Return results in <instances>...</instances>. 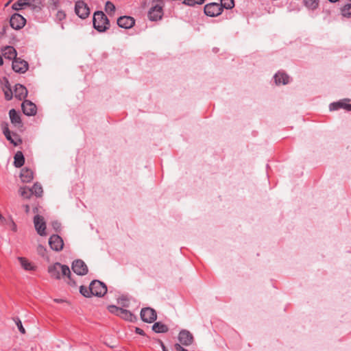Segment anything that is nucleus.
<instances>
[{
  "label": "nucleus",
  "instance_id": "nucleus-1",
  "mask_svg": "<svg viewBox=\"0 0 351 351\" xmlns=\"http://www.w3.org/2000/svg\"><path fill=\"white\" fill-rule=\"evenodd\" d=\"M48 272L51 277L55 279H60L66 278L68 279L67 282L71 285L75 286V283L72 280L71 277V271L67 265L56 263L48 267Z\"/></svg>",
  "mask_w": 351,
  "mask_h": 351
},
{
  "label": "nucleus",
  "instance_id": "nucleus-2",
  "mask_svg": "<svg viewBox=\"0 0 351 351\" xmlns=\"http://www.w3.org/2000/svg\"><path fill=\"white\" fill-rule=\"evenodd\" d=\"M164 5L163 0H152L147 14L149 19L152 21L160 20L163 16Z\"/></svg>",
  "mask_w": 351,
  "mask_h": 351
},
{
  "label": "nucleus",
  "instance_id": "nucleus-3",
  "mask_svg": "<svg viewBox=\"0 0 351 351\" xmlns=\"http://www.w3.org/2000/svg\"><path fill=\"white\" fill-rule=\"evenodd\" d=\"M93 26L99 32H102L109 28L110 23L107 16L101 11L95 12Z\"/></svg>",
  "mask_w": 351,
  "mask_h": 351
},
{
  "label": "nucleus",
  "instance_id": "nucleus-4",
  "mask_svg": "<svg viewBox=\"0 0 351 351\" xmlns=\"http://www.w3.org/2000/svg\"><path fill=\"white\" fill-rule=\"evenodd\" d=\"M107 291V287L104 283L99 280H93L90 285V292L93 295L103 296Z\"/></svg>",
  "mask_w": 351,
  "mask_h": 351
},
{
  "label": "nucleus",
  "instance_id": "nucleus-5",
  "mask_svg": "<svg viewBox=\"0 0 351 351\" xmlns=\"http://www.w3.org/2000/svg\"><path fill=\"white\" fill-rule=\"evenodd\" d=\"M223 11V8L219 3H210L204 6V13L206 15L215 17L220 15Z\"/></svg>",
  "mask_w": 351,
  "mask_h": 351
},
{
  "label": "nucleus",
  "instance_id": "nucleus-6",
  "mask_svg": "<svg viewBox=\"0 0 351 351\" xmlns=\"http://www.w3.org/2000/svg\"><path fill=\"white\" fill-rule=\"evenodd\" d=\"M3 133L5 135L8 141H10L14 145H19L22 141L19 136L16 133H11L8 128V123L2 124Z\"/></svg>",
  "mask_w": 351,
  "mask_h": 351
},
{
  "label": "nucleus",
  "instance_id": "nucleus-7",
  "mask_svg": "<svg viewBox=\"0 0 351 351\" xmlns=\"http://www.w3.org/2000/svg\"><path fill=\"white\" fill-rule=\"evenodd\" d=\"M141 317L143 322L147 323H152L157 318V314L154 309L146 307L142 308L141 311Z\"/></svg>",
  "mask_w": 351,
  "mask_h": 351
},
{
  "label": "nucleus",
  "instance_id": "nucleus-8",
  "mask_svg": "<svg viewBox=\"0 0 351 351\" xmlns=\"http://www.w3.org/2000/svg\"><path fill=\"white\" fill-rule=\"evenodd\" d=\"M26 23V19L19 14H14L10 20V24L12 28L14 29H21Z\"/></svg>",
  "mask_w": 351,
  "mask_h": 351
},
{
  "label": "nucleus",
  "instance_id": "nucleus-9",
  "mask_svg": "<svg viewBox=\"0 0 351 351\" xmlns=\"http://www.w3.org/2000/svg\"><path fill=\"white\" fill-rule=\"evenodd\" d=\"M75 11L76 14L81 19H86L90 14L89 8L82 1H77L75 3Z\"/></svg>",
  "mask_w": 351,
  "mask_h": 351
},
{
  "label": "nucleus",
  "instance_id": "nucleus-10",
  "mask_svg": "<svg viewBox=\"0 0 351 351\" xmlns=\"http://www.w3.org/2000/svg\"><path fill=\"white\" fill-rule=\"evenodd\" d=\"M28 63L20 58H15L12 62L13 70L19 73H24L28 69Z\"/></svg>",
  "mask_w": 351,
  "mask_h": 351
},
{
  "label": "nucleus",
  "instance_id": "nucleus-11",
  "mask_svg": "<svg viewBox=\"0 0 351 351\" xmlns=\"http://www.w3.org/2000/svg\"><path fill=\"white\" fill-rule=\"evenodd\" d=\"M49 245L53 250L58 252L62 250L64 242L60 237L53 234L49 238Z\"/></svg>",
  "mask_w": 351,
  "mask_h": 351
},
{
  "label": "nucleus",
  "instance_id": "nucleus-12",
  "mask_svg": "<svg viewBox=\"0 0 351 351\" xmlns=\"http://www.w3.org/2000/svg\"><path fill=\"white\" fill-rule=\"evenodd\" d=\"M73 271L77 275L83 276L87 274L88 267L85 263L82 260L73 261L72 264Z\"/></svg>",
  "mask_w": 351,
  "mask_h": 351
},
{
  "label": "nucleus",
  "instance_id": "nucleus-13",
  "mask_svg": "<svg viewBox=\"0 0 351 351\" xmlns=\"http://www.w3.org/2000/svg\"><path fill=\"white\" fill-rule=\"evenodd\" d=\"M34 223L38 234L40 236H45L46 224L44 218L40 215H36L34 218Z\"/></svg>",
  "mask_w": 351,
  "mask_h": 351
},
{
  "label": "nucleus",
  "instance_id": "nucleus-14",
  "mask_svg": "<svg viewBox=\"0 0 351 351\" xmlns=\"http://www.w3.org/2000/svg\"><path fill=\"white\" fill-rule=\"evenodd\" d=\"M178 339L181 344L188 346L193 342V336L189 330H182L178 335Z\"/></svg>",
  "mask_w": 351,
  "mask_h": 351
},
{
  "label": "nucleus",
  "instance_id": "nucleus-15",
  "mask_svg": "<svg viewBox=\"0 0 351 351\" xmlns=\"http://www.w3.org/2000/svg\"><path fill=\"white\" fill-rule=\"evenodd\" d=\"M22 110L26 115L32 116L36 112V106L29 100H25L21 105Z\"/></svg>",
  "mask_w": 351,
  "mask_h": 351
},
{
  "label": "nucleus",
  "instance_id": "nucleus-16",
  "mask_svg": "<svg viewBox=\"0 0 351 351\" xmlns=\"http://www.w3.org/2000/svg\"><path fill=\"white\" fill-rule=\"evenodd\" d=\"M135 21L134 18L128 16H121L117 19V24L119 27L125 29H129L133 27Z\"/></svg>",
  "mask_w": 351,
  "mask_h": 351
},
{
  "label": "nucleus",
  "instance_id": "nucleus-17",
  "mask_svg": "<svg viewBox=\"0 0 351 351\" xmlns=\"http://www.w3.org/2000/svg\"><path fill=\"white\" fill-rule=\"evenodd\" d=\"M1 52L2 53V56L7 59L11 60V59H15L16 58V49L12 47V46H5L3 47L1 49Z\"/></svg>",
  "mask_w": 351,
  "mask_h": 351
},
{
  "label": "nucleus",
  "instance_id": "nucleus-18",
  "mask_svg": "<svg viewBox=\"0 0 351 351\" xmlns=\"http://www.w3.org/2000/svg\"><path fill=\"white\" fill-rule=\"evenodd\" d=\"M14 95L19 100H23L27 95V90L24 86L16 84L14 90Z\"/></svg>",
  "mask_w": 351,
  "mask_h": 351
},
{
  "label": "nucleus",
  "instance_id": "nucleus-19",
  "mask_svg": "<svg viewBox=\"0 0 351 351\" xmlns=\"http://www.w3.org/2000/svg\"><path fill=\"white\" fill-rule=\"evenodd\" d=\"M9 116L12 123L18 128L22 127L23 123L19 114L14 109H12L9 112Z\"/></svg>",
  "mask_w": 351,
  "mask_h": 351
},
{
  "label": "nucleus",
  "instance_id": "nucleus-20",
  "mask_svg": "<svg viewBox=\"0 0 351 351\" xmlns=\"http://www.w3.org/2000/svg\"><path fill=\"white\" fill-rule=\"evenodd\" d=\"M20 178L23 182H30L34 178V173L31 169L24 168L21 170Z\"/></svg>",
  "mask_w": 351,
  "mask_h": 351
},
{
  "label": "nucleus",
  "instance_id": "nucleus-21",
  "mask_svg": "<svg viewBox=\"0 0 351 351\" xmlns=\"http://www.w3.org/2000/svg\"><path fill=\"white\" fill-rule=\"evenodd\" d=\"M27 7L32 10L39 12L43 7L41 0H28Z\"/></svg>",
  "mask_w": 351,
  "mask_h": 351
},
{
  "label": "nucleus",
  "instance_id": "nucleus-22",
  "mask_svg": "<svg viewBox=\"0 0 351 351\" xmlns=\"http://www.w3.org/2000/svg\"><path fill=\"white\" fill-rule=\"evenodd\" d=\"M275 82L276 84H287L289 82V76L283 73H278L276 74L275 77Z\"/></svg>",
  "mask_w": 351,
  "mask_h": 351
},
{
  "label": "nucleus",
  "instance_id": "nucleus-23",
  "mask_svg": "<svg viewBox=\"0 0 351 351\" xmlns=\"http://www.w3.org/2000/svg\"><path fill=\"white\" fill-rule=\"evenodd\" d=\"M18 260L20 262L21 267L27 271H32L35 269V267L33 266L32 264L26 258L19 257Z\"/></svg>",
  "mask_w": 351,
  "mask_h": 351
},
{
  "label": "nucleus",
  "instance_id": "nucleus-24",
  "mask_svg": "<svg viewBox=\"0 0 351 351\" xmlns=\"http://www.w3.org/2000/svg\"><path fill=\"white\" fill-rule=\"evenodd\" d=\"M339 108H343L347 110H351V104H346L345 101H341L332 104L330 107L331 110H337Z\"/></svg>",
  "mask_w": 351,
  "mask_h": 351
},
{
  "label": "nucleus",
  "instance_id": "nucleus-25",
  "mask_svg": "<svg viewBox=\"0 0 351 351\" xmlns=\"http://www.w3.org/2000/svg\"><path fill=\"white\" fill-rule=\"evenodd\" d=\"M3 91L6 100L12 99L14 93L8 80H5V83L3 87Z\"/></svg>",
  "mask_w": 351,
  "mask_h": 351
},
{
  "label": "nucleus",
  "instance_id": "nucleus-26",
  "mask_svg": "<svg viewBox=\"0 0 351 351\" xmlns=\"http://www.w3.org/2000/svg\"><path fill=\"white\" fill-rule=\"evenodd\" d=\"M152 330L155 332H167L168 331V327L165 324L161 323V322H156L152 326Z\"/></svg>",
  "mask_w": 351,
  "mask_h": 351
},
{
  "label": "nucleus",
  "instance_id": "nucleus-27",
  "mask_svg": "<svg viewBox=\"0 0 351 351\" xmlns=\"http://www.w3.org/2000/svg\"><path fill=\"white\" fill-rule=\"evenodd\" d=\"M25 158L21 152H17L14 156V165L16 167H21L23 165Z\"/></svg>",
  "mask_w": 351,
  "mask_h": 351
},
{
  "label": "nucleus",
  "instance_id": "nucleus-28",
  "mask_svg": "<svg viewBox=\"0 0 351 351\" xmlns=\"http://www.w3.org/2000/svg\"><path fill=\"white\" fill-rule=\"evenodd\" d=\"M118 316H119L120 317L125 320L130 322H132L134 319V317L132 315V313H131L129 311L123 308H121Z\"/></svg>",
  "mask_w": 351,
  "mask_h": 351
},
{
  "label": "nucleus",
  "instance_id": "nucleus-29",
  "mask_svg": "<svg viewBox=\"0 0 351 351\" xmlns=\"http://www.w3.org/2000/svg\"><path fill=\"white\" fill-rule=\"evenodd\" d=\"M19 193L20 195L25 199H29L32 195L31 189H28L27 186L20 187Z\"/></svg>",
  "mask_w": 351,
  "mask_h": 351
},
{
  "label": "nucleus",
  "instance_id": "nucleus-30",
  "mask_svg": "<svg viewBox=\"0 0 351 351\" xmlns=\"http://www.w3.org/2000/svg\"><path fill=\"white\" fill-rule=\"evenodd\" d=\"M28 0H18L14 3L12 8L14 10H20L25 7H27Z\"/></svg>",
  "mask_w": 351,
  "mask_h": 351
},
{
  "label": "nucleus",
  "instance_id": "nucleus-31",
  "mask_svg": "<svg viewBox=\"0 0 351 351\" xmlns=\"http://www.w3.org/2000/svg\"><path fill=\"white\" fill-rule=\"evenodd\" d=\"M31 189V191L32 193V195H35L37 197H41L42 194L43 193V187L42 186L38 183H35L34 186H32Z\"/></svg>",
  "mask_w": 351,
  "mask_h": 351
},
{
  "label": "nucleus",
  "instance_id": "nucleus-32",
  "mask_svg": "<svg viewBox=\"0 0 351 351\" xmlns=\"http://www.w3.org/2000/svg\"><path fill=\"white\" fill-rule=\"evenodd\" d=\"M304 5L310 10H315L319 5V0H304Z\"/></svg>",
  "mask_w": 351,
  "mask_h": 351
},
{
  "label": "nucleus",
  "instance_id": "nucleus-33",
  "mask_svg": "<svg viewBox=\"0 0 351 351\" xmlns=\"http://www.w3.org/2000/svg\"><path fill=\"white\" fill-rule=\"evenodd\" d=\"M341 12L343 16L350 18L351 17V3L346 4L341 8Z\"/></svg>",
  "mask_w": 351,
  "mask_h": 351
},
{
  "label": "nucleus",
  "instance_id": "nucleus-34",
  "mask_svg": "<svg viewBox=\"0 0 351 351\" xmlns=\"http://www.w3.org/2000/svg\"><path fill=\"white\" fill-rule=\"evenodd\" d=\"M222 8L231 9L234 6V0H221Z\"/></svg>",
  "mask_w": 351,
  "mask_h": 351
},
{
  "label": "nucleus",
  "instance_id": "nucleus-35",
  "mask_svg": "<svg viewBox=\"0 0 351 351\" xmlns=\"http://www.w3.org/2000/svg\"><path fill=\"white\" fill-rule=\"evenodd\" d=\"M205 0H184L183 3L189 6H195L196 5H202Z\"/></svg>",
  "mask_w": 351,
  "mask_h": 351
},
{
  "label": "nucleus",
  "instance_id": "nucleus-36",
  "mask_svg": "<svg viewBox=\"0 0 351 351\" xmlns=\"http://www.w3.org/2000/svg\"><path fill=\"white\" fill-rule=\"evenodd\" d=\"M80 291V293L85 297H90V295H93L90 292V287L88 289L86 287L81 286Z\"/></svg>",
  "mask_w": 351,
  "mask_h": 351
},
{
  "label": "nucleus",
  "instance_id": "nucleus-37",
  "mask_svg": "<svg viewBox=\"0 0 351 351\" xmlns=\"http://www.w3.org/2000/svg\"><path fill=\"white\" fill-rule=\"evenodd\" d=\"M14 322H15V324H16L19 331L22 334H25L26 331H25V329L23 328V326L22 325L21 321L19 318H16V319H14Z\"/></svg>",
  "mask_w": 351,
  "mask_h": 351
},
{
  "label": "nucleus",
  "instance_id": "nucleus-38",
  "mask_svg": "<svg viewBox=\"0 0 351 351\" xmlns=\"http://www.w3.org/2000/svg\"><path fill=\"white\" fill-rule=\"evenodd\" d=\"M105 8L107 12H112L115 10L114 4L110 1L106 2Z\"/></svg>",
  "mask_w": 351,
  "mask_h": 351
},
{
  "label": "nucleus",
  "instance_id": "nucleus-39",
  "mask_svg": "<svg viewBox=\"0 0 351 351\" xmlns=\"http://www.w3.org/2000/svg\"><path fill=\"white\" fill-rule=\"evenodd\" d=\"M37 252L42 256H45L47 252V250L44 246L38 245L37 247Z\"/></svg>",
  "mask_w": 351,
  "mask_h": 351
},
{
  "label": "nucleus",
  "instance_id": "nucleus-40",
  "mask_svg": "<svg viewBox=\"0 0 351 351\" xmlns=\"http://www.w3.org/2000/svg\"><path fill=\"white\" fill-rule=\"evenodd\" d=\"M121 310V308H119V307L115 306H109V311L111 313L117 315V316L119 315Z\"/></svg>",
  "mask_w": 351,
  "mask_h": 351
},
{
  "label": "nucleus",
  "instance_id": "nucleus-41",
  "mask_svg": "<svg viewBox=\"0 0 351 351\" xmlns=\"http://www.w3.org/2000/svg\"><path fill=\"white\" fill-rule=\"evenodd\" d=\"M9 29V27L7 25L3 26L1 30L0 31V38H2L5 36L7 34V31Z\"/></svg>",
  "mask_w": 351,
  "mask_h": 351
},
{
  "label": "nucleus",
  "instance_id": "nucleus-42",
  "mask_svg": "<svg viewBox=\"0 0 351 351\" xmlns=\"http://www.w3.org/2000/svg\"><path fill=\"white\" fill-rule=\"evenodd\" d=\"M66 16V14L65 13L63 12V11H58L57 14H56V18L59 20V21H62L63 20Z\"/></svg>",
  "mask_w": 351,
  "mask_h": 351
},
{
  "label": "nucleus",
  "instance_id": "nucleus-43",
  "mask_svg": "<svg viewBox=\"0 0 351 351\" xmlns=\"http://www.w3.org/2000/svg\"><path fill=\"white\" fill-rule=\"evenodd\" d=\"M175 350L176 351H188L187 350H186L185 348H184L179 343H176L175 346Z\"/></svg>",
  "mask_w": 351,
  "mask_h": 351
},
{
  "label": "nucleus",
  "instance_id": "nucleus-44",
  "mask_svg": "<svg viewBox=\"0 0 351 351\" xmlns=\"http://www.w3.org/2000/svg\"><path fill=\"white\" fill-rule=\"evenodd\" d=\"M136 332L139 334V335H144L143 330L142 329L139 328H136Z\"/></svg>",
  "mask_w": 351,
  "mask_h": 351
},
{
  "label": "nucleus",
  "instance_id": "nucleus-45",
  "mask_svg": "<svg viewBox=\"0 0 351 351\" xmlns=\"http://www.w3.org/2000/svg\"><path fill=\"white\" fill-rule=\"evenodd\" d=\"M23 207H24V209H25V213H26L27 214H28V213H29V205L25 204V205H24V206H23Z\"/></svg>",
  "mask_w": 351,
  "mask_h": 351
},
{
  "label": "nucleus",
  "instance_id": "nucleus-46",
  "mask_svg": "<svg viewBox=\"0 0 351 351\" xmlns=\"http://www.w3.org/2000/svg\"><path fill=\"white\" fill-rule=\"evenodd\" d=\"M160 344L162 347V351H168L167 349L166 348V347L165 346L164 343H162V341H160Z\"/></svg>",
  "mask_w": 351,
  "mask_h": 351
},
{
  "label": "nucleus",
  "instance_id": "nucleus-47",
  "mask_svg": "<svg viewBox=\"0 0 351 351\" xmlns=\"http://www.w3.org/2000/svg\"><path fill=\"white\" fill-rule=\"evenodd\" d=\"M0 220L2 223L5 221V218L2 216V215L0 213Z\"/></svg>",
  "mask_w": 351,
  "mask_h": 351
},
{
  "label": "nucleus",
  "instance_id": "nucleus-48",
  "mask_svg": "<svg viewBox=\"0 0 351 351\" xmlns=\"http://www.w3.org/2000/svg\"><path fill=\"white\" fill-rule=\"evenodd\" d=\"M12 230L14 231H16V226L15 223L14 222H12Z\"/></svg>",
  "mask_w": 351,
  "mask_h": 351
},
{
  "label": "nucleus",
  "instance_id": "nucleus-49",
  "mask_svg": "<svg viewBox=\"0 0 351 351\" xmlns=\"http://www.w3.org/2000/svg\"><path fill=\"white\" fill-rule=\"evenodd\" d=\"M3 60L1 56H0V66L3 65Z\"/></svg>",
  "mask_w": 351,
  "mask_h": 351
},
{
  "label": "nucleus",
  "instance_id": "nucleus-50",
  "mask_svg": "<svg viewBox=\"0 0 351 351\" xmlns=\"http://www.w3.org/2000/svg\"><path fill=\"white\" fill-rule=\"evenodd\" d=\"M328 1L332 3H335V2L338 1L339 0H328Z\"/></svg>",
  "mask_w": 351,
  "mask_h": 351
},
{
  "label": "nucleus",
  "instance_id": "nucleus-51",
  "mask_svg": "<svg viewBox=\"0 0 351 351\" xmlns=\"http://www.w3.org/2000/svg\"><path fill=\"white\" fill-rule=\"evenodd\" d=\"M11 1H9L8 3H6V4L5 5V7H7L9 5V4L10 3Z\"/></svg>",
  "mask_w": 351,
  "mask_h": 351
},
{
  "label": "nucleus",
  "instance_id": "nucleus-52",
  "mask_svg": "<svg viewBox=\"0 0 351 351\" xmlns=\"http://www.w3.org/2000/svg\"><path fill=\"white\" fill-rule=\"evenodd\" d=\"M54 301L56 302H60V300L56 299V300H54Z\"/></svg>",
  "mask_w": 351,
  "mask_h": 351
},
{
  "label": "nucleus",
  "instance_id": "nucleus-53",
  "mask_svg": "<svg viewBox=\"0 0 351 351\" xmlns=\"http://www.w3.org/2000/svg\"><path fill=\"white\" fill-rule=\"evenodd\" d=\"M351 2V0H349Z\"/></svg>",
  "mask_w": 351,
  "mask_h": 351
}]
</instances>
